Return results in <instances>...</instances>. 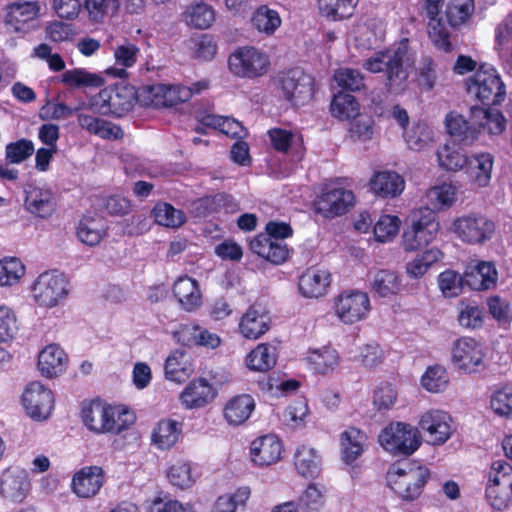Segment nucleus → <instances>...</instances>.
I'll return each instance as SVG.
<instances>
[{"mask_svg":"<svg viewBox=\"0 0 512 512\" xmlns=\"http://www.w3.org/2000/svg\"><path fill=\"white\" fill-rule=\"evenodd\" d=\"M411 64L408 40H402L396 45L373 53L363 61L362 67L373 74L384 73L387 90L399 94L405 90Z\"/></svg>","mask_w":512,"mask_h":512,"instance_id":"nucleus-1","label":"nucleus"},{"mask_svg":"<svg viewBox=\"0 0 512 512\" xmlns=\"http://www.w3.org/2000/svg\"><path fill=\"white\" fill-rule=\"evenodd\" d=\"M428 477L426 467L408 461L392 465L387 473L389 486L405 500L417 498Z\"/></svg>","mask_w":512,"mask_h":512,"instance_id":"nucleus-2","label":"nucleus"},{"mask_svg":"<svg viewBox=\"0 0 512 512\" xmlns=\"http://www.w3.org/2000/svg\"><path fill=\"white\" fill-rule=\"evenodd\" d=\"M409 221L410 224L402 235L403 248L408 252L416 251L431 243L440 229L436 214L431 208L412 211Z\"/></svg>","mask_w":512,"mask_h":512,"instance_id":"nucleus-3","label":"nucleus"},{"mask_svg":"<svg viewBox=\"0 0 512 512\" xmlns=\"http://www.w3.org/2000/svg\"><path fill=\"white\" fill-rule=\"evenodd\" d=\"M378 442L392 456H409L420 447L421 436L416 427L396 421L381 430Z\"/></svg>","mask_w":512,"mask_h":512,"instance_id":"nucleus-4","label":"nucleus"},{"mask_svg":"<svg viewBox=\"0 0 512 512\" xmlns=\"http://www.w3.org/2000/svg\"><path fill=\"white\" fill-rule=\"evenodd\" d=\"M470 96L486 105H498L506 97L505 85L496 69L488 64L480 66L473 76L466 80Z\"/></svg>","mask_w":512,"mask_h":512,"instance_id":"nucleus-5","label":"nucleus"},{"mask_svg":"<svg viewBox=\"0 0 512 512\" xmlns=\"http://www.w3.org/2000/svg\"><path fill=\"white\" fill-rule=\"evenodd\" d=\"M486 498L498 511L506 509L512 500V466L504 460L491 464L486 485Z\"/></svg>","mask_w":512,"mask_h":512,"instance_id":"nucleus-6","label":"nucleus"},{"mask_svg":"<svg viewBox=\"0 0 512 512\" xmlns=\"http://www.w3.org/2000/svg\"><path fill=\"white\" fill-rule=\"evenodd\" d=\"M228 66L234 75L254 79L268 72L270 59L265 52L256 47L243 46L229 56Z\"/></svg>","mask_w":512,"mask_h":512,"instance_id":"nucleus-7","label":"nucleus"},{"mask_svg":"<svg viewBox=\"0 0 512 512\" xmlns=\"http://www.w3.org/2000/svg\"><path fill=\"white\" fill-rule=\"evenodd\" d=\"M452 231L462 242L478 245L492 238L495 224L482 214L470 213L456 218L452 223Z\"/></svg>","mask_w":512,"mask_h":512,"instance_id":"nucleus-8","label":"nucleus"},{"mask_svg":"<svg viewBox=\"0 0 512 512\" xmlns=\"http://www.w3.org/2000/svg\"><path fill=\"white\" fill-rule=\"evenodd\" d=\"M278 89L294 105H303L314 94V79L300 68L281 72L277 76Z\"/></svg>","mask_w":512,"mask_h":512,"instance_id":"nucleus-9","label":"nucleus"},{"mask_svg":"<svg viewBox=\"0 0 512 512\" xmlns=\"http://www.w3.org/2000/svg\"><path fill=\"white\" fill-rule=\"evenodd\" d=\"M334 310L341 322L354 324L368 316L371 310L369 296L359 290L344 291L334 298Z\"/></svg>","mask_w":512,"mask_h":512,"instance_id":"nucleus-10","label":"nucleus"},{"mask_svg":"<svg viewBox=\"0 0 512 512\" xmlns=\"http://www.w3.org/2000/svg\"><path fill=\"white\" fill-rule=\"evenodd\" d=\"M32 490L29 473L20 467L12 466L0 473V497L12 504L23 503Z\"/></svg>","mask_w":512,"mask_h":512,"instance_id":"nucleus-11","label":"nucleus"},{"mask_svg":"<svg viewBox=\"0 0 512 512\" xmlns=\"http://www.w3.org/2000/svg\"><path fill=\"white\" fill-rule=\"evenodd\" d=\"M68 294L67 282L57 271H46L38 276L33 286L35 301L44 307H55Z\"/></svg>","mask_w":512,"mask_h":512,"instance_id":"nucleus-12","label":"nucleus"},{"mask_svg":"<svg viewBox=\"0 0 512 512\" xmlns=\"http://www.w3.org/2000/svg\"><path fill=\"white\" fill-rule=\"evenodd\" d=\"M22 404L30 418L43 421L51 415L54 396L52 391L40 382H32L23 392Z\"/></svg>","mask_w":512,"mask_h":512,"instance_id":"nucleus-13","label":"nucleus"},{"mask_svg":"<svg viewBox=\"0 0 512 512\" xmlns=\"http://www.w3.org/2000/svg\"><path fill=\"white\" fill-rule=\"evenodd\" d=\"M355 196L351 190L334 188L323 192L314 201V210L324 218L341 216L353 207Z\"/></svg>","mask_w":512,"mask_h":512,"instance_id":"nucleus-14","label":"nucleus"},{"mask_svg":"<svg viewBox=\"0 0 512 512\" xmlns=\"http://www.w3.org/2000/svg\"><path fill=\"white\" fill-rule=\"evenodd\" d=\"M208 88L207 81L194 83L191 87L182 85L156 84L149 87L152 102L155 105L172 107L188 101L194 94H198Z\"/></svg>","mask_w":512,"mask_h":512,"instance_id":"nucleus-15","label":"nucleus"},{"mask_svg":"<svg viewBox=\"0 0 512 512\" xmlns=\"http://www.w3.org/2000/svg\"><path fill=\"white\" fill-rule=\"evenodd\" d=\"M135 102V90L127 85H114L102 89L97 97L96 105H99L103 113L122 115L129 111Z\"/></svg>","mask_w":512,"mask_h":512,"instance_id":"nucleus-16","label":"nucleus"},{"mask_svg":"<svg viewBox=\"0 0 512 512\" xmlns=\"http://www.w3.org/2000/svg\"><path fill=\"white\" fill-rule=\"evenodd\" d=\"M104 45L113 52L115 63L120 65V68H109L107 73L118 78L127 77V68L134 66L140 54L138 46L126 38H118L113 34H109L104 42Z\"/></svg>","mask_w":512,"mask_h":512,"instance_id":"nucleus-17","label":"nucleus"},{"mask_svg":"<svg viewBox=\"0 0 512 512\" xmlns=\"http://www.w3.org/2000/svg\"><path fill=\"white\" fill-rule=\"evenodd\" d=\"M484 357L483 346L473 338L462 337L453 344L452 361L460 370L468 373L477 371Z\"/></svg>","mask_w":512,"mask_h":512,"instance_id":"nucleus-18","label":"nucleus"},{"mask_svg":"<svg viewBox=\"0 0 512 512\" xmlns=\"http://www.w3.org/2000/svg\"><path fill=\"white\" fill-rule=\"evenodd\" d=\"M24 193V208L27 212L42 219H46L54 213L56 199L50 188L44 185L28 184Z\"/></svg>","mask_w":512,"mask_h":512,"instance_id":"nucleus-19","label":"nucleus"},{"mask_svg":"<svg viewBox=\"0 0 512 512\" xmlns=\"http://www.w3.org/2000/svg\"><path fill=\"white\" fill-rule=\"evenodd\" d=\"M419 426L428 433L430 442L434 445L445 443L454 431L452 418L442 410L425 412L420 418Z\"/></svg>","mask_w":512,"mask_h":512,"instance_id":"nucleus-20","label":"nucleus"},{"mask_svg":"<svg viewBox=\"0 0 512 512\" xmlns=\"http://www.w3.org/2000/svg\"><path fill=\"white\" fill-rule=\"evenodd\" d=\"M40 7L36 1L15 2L6 8L5 24L13 32H26L35 21Z\"/></svg>","mask_w":512,"mask_h":512,"instance_id":"nucleus-21","label":"nucleus"},{"mask_svg":"<svg viewBox=\"0 0 512 512\" xmlns=\"http://www.w3.org/2000/svg\"><path fill=\"white\" fill-rule=\"evenodd\" d=\"M498 272L490 261H478L465 270V284L476 291L490 290L496 287Z\"/></svg>","mask_w":512,"mask_h":512,"instance_id":"nucleus-22","label":"nucleus"},{"mask_svg":"<svg viewBox=\"0 0 512 512\" xmlns=\"http://www.w3.org/2000/svg\"><path fill=\"white\" fill-rule=\"evenodd\" d=\"M104 484V471L99 466H86L72 479L73 492L82 498L95 496Z\"/></svg>","mask_w":512,"mask_h":512,"instance_id":"nucleus-23","label":"nucleus"},{"mask_svg":"<svg viewBox=\"0 0 512 512\" xmlns=\"http://www.w3.org/2000/svg\"><path fill=\"white\" fill-rule=\"evenodd\" d=\"M331 284L328 270L311 267L299 278V291L306 298H319L327 294Z\"/></svg>","mask_w":512,"mask_h":512,"instance_id":"nucleus-24","label":"nucleus"},{"mask_svg":"<svg viewBox=\"0 0 512 512\" xmlns=\"http://www.w3.org/2000/svg\"><path fill=\"white\" fill-rule=\"evenodd\" d=\"M250 452L255 464L271 465L280 460L282 444L276 435L267 434L252 441Z\"/></svg>","mask_w":512,"mask_h":512,"instance_id":"nucleus-25","label":"nucleus"},{"mask_svg":"<svg viewBox=\"0 0 512 512\" xmlns=\"http://www.w3.org/2000/svg\"><path fill=\"white\" fill-rule=\"evenodd\" d=\"M216 396L213 386L204 378L191 381L181 392L179 398L186 409L202 408Z\"/></svg>","mask_w":512,"mask_h":512,"instance_id":"nucleus-26","label":"nucleus"},{"mask_svg":"<svg viewBox=\"0 0 512 512\" xmlns=\"http://www.w3.org/2000/svg\"><path fill=\"white\" fill-rule=\"evenodd\" d=\"M67 361L64 350L56 344H50L39 353L38 367L43 376L54 378L65 371Z\"/></svg>","mask_w":512,"mask_h":512,"instance_id":"nucleus-27","label":"nucleus"},{"mask_svg":"<svg viewBox=\"0 0 512 512\" xmlns=\"http://www.w3.org/2000/svg\"><path fill=\"white\" fill-rule=\"evenodd\" d=\"M173 293L186 311H194L202 305L198 282L187 275L177 278L173 285Z\"/></svg>","mask_w":512,"mask_h":512,"instance_id":"nucleus-28","label":"nucleus"},{"mask_svg":"<svg viewBox=\"0 0 512 512\" xmlns=\"http://www.w3.org/2000/svg\"><path fill=\"white\" fill-rule=\"evenodd\" d=\"M371 190L382 198L399 196L404 188V179L394 171H381L374 174L370 180Z\"/></svg>","mask_w":512,"mask_h":512,"instance_id":"nucleus-29","label":"nucleus"},{"mask_svg":"<svg viewBox=\"0 0 512 512\" xmlns=\"http://www.w3.org/2000/svg\"><path fill=\"white\" fill-rule=\"evenodd\" d=\"M445 126L451 136L464 144H471L479 134L477 124H473L472 114L467 120L461 114L452 111L446 115Z\"/></svg>","mask_w":512,"mask_h":512,"instance_id":"nucleus-30","label":"nucleus"},{"mask_svg":"<svg viewBox=\"0 0 512 512\" xmlns=\"http://www.w3.org/2000/svg\"><path fill=\"white\" fill-rule=\"evenodd\" d=\"M110 405L94 401L82 408V421L84 425L96 434H105L110 427L108 420Z\"/></svg>","mask_w":512,"mask_h":512,"instance_id":"nucleus-31","label":"nucleus"},{"mask_svg":"<svg viewBox=\"0 0 512 512\" xmlns=\"http://www.w3.org/2000/svg\"><path fill=\"white\" fill-rule=\"evenodd\" d=\"M77 121L82 129L102 139L116 140L123 137L120 127L104 119L81 113Z\"/></svg>","mask_w":512,"mask_h":512,"instance_id":"nucleus-32","label":"nucleus"},{"mask_svg":"<svg viewBox=\"0 0 512 512\" xmlns=\"http://www.w3.org/2000/svg\"><path fill=\"white\" fill-rule=\"evenodd\" d=\"M182 18L188 26L204 30L214 23L216 13L211 5L203 1H196L186 7Z\"/></svg>","mask_w":512,"mask_h":512,"instance_id":"nucleus-33","label":"nucleus"},{"mask_svg":"<svg viewBox=\"0 0 512 512\" xmlns=\"http://www.w3.org/2000/svg\"><path fill=\"white\" fill-rule=\"evenodd\" d=\"M255 409L254 399L247 394L231 398L224 407V417L231 425H240L246 422Z\"/></svg>","mask_w":512,"mask_h":512,"instance_id":"nucleus-34","label":"nucleus"},{"mask_svg":"<svg viewBox=\"0 0 512 512\" xmlns=\"http://www.w3.org/2000/svg\"><path fill=\"white\" fill-rule=\"evenodd\" d=\"M269 330V317L251 307L241 317L239 322V332L247 339L256 340Z\"/></svg>","mask_w":512,"mask_h":512,"instance_id":"nucleus-35","label":"nucleus"},{"mask_svg":"<svg viewBox=\"0 0 512 512\" xmlns=\"http://www.w3.org/2000/svg\"><path fill=\"white\" fill-rule=\"evenodd\" d=\"M472 121L479 131L482 128L491 135H499L506 129V119L496 109L472 107Z\"/></svg>","mask_w":512,"mask_h":512,"instance_id":"nucleus-36","label":"nucleus"},{"mask_svg":"<svg viewBox=\"0 0 512 512\" xmlns=\"http://www.w3.org/2000/svg\"><path fill=\"white\" fill-rule=\"evenodd\" d=\"M356 4L357 0H317L319 14L331 22L350 18Z\"/></svg>","mask_w":512,"mask_h":512,"instance_id":"nucleus-37","label":"nucleus"},{"mask_svg":"<svg viewBox=\"0 0 512 512\" xmlns=\"http://www.w3.org/2000/svg\"><path fill=\"white\" fill-rule=\"evenodd\" d=\"M182 428L175 420H162L152 432V443L160 450L172 448L179 439Z\"/></svg>","mask_w":512,"mask_h":512,"instance_id":"nucleus-38","label":"nucleus"},{"mask_svg":"<svg viewBox=\"0 0 512 512\" xmlns=\"http://www.w3.org/2000/svg\"><path fill=\"white\" fill-rule=\"evenodd\" d=\"M370 286L381 297L397 294L401 289V280L396 272L381 269L371 274Z\"/></svg>","mask_w":512,"mask_h":512,"instance_id":"nucleus-39","label":"nucleus"},{"mask_svg":"<svg viewBox=\"0 0 512 512\" xmlns=\"http://www.w3.org/2000/svg\"><path fill=\"white\" fill-rule=\"evenodd\" d=\"M237 207L234 199L225 194H217L200 198L193 203V213L197 217H206L224 208L227 212L234 211Z\"/></svg>","mask_w":512,"mask_h":512,"instance_id":"nucleus-40","label":"nucleus"},{"mask_svg":"<svg viewBox=\"0 0 512 512\" xmlns=\"http://www.w3.org/2000/svg\"><path fill=\"white\" fill-rule=\"evenodd\" d=\"M466 166L470 177L478 186L485 187L489 184L493 168V156L490 153L472 155Z\"/></svg>","mask_w":512,"mask_h":512,"instance_id":"nucleus-41","label":"nucleus"},{"mask_svg":"<svg viewBox=\"0 0 512 512\" xmlns=\"http://www.w3.org/2000/svg\"><path fill=\"white\" fill-rule=\"evenodd\" d=\"M251 23L258 32L270 36L281 26L282 20L276 10L261 5L253 12Z\"/></svg>","mask_w":512,"mask_h":512,"instance_id":"nucleus-42","label":"nucleus"},{"mask_svg":"<svg viewBox=\"0 0 512 512\" xmlns=\"http://www.w3.org/2000/svg\"><path fill=\"white\" fill-rule=\"evenodd\" d=\"M105 235L106 229L100 219L84 217L77 226V237L87 246H97Z\"/></svg>","mask_w":512,"mask_h":512,"instance_id":"nucleus-43","label":"nucleus"},{"mask_svg":"<svg viewBox=\"0 0 512 512\" xmlns=\"http://www.w3.org/2000/svg\"><path fill=\"white\" fill-rule=\"evenodd\" d=\"M169 482L179 488L188 489L196 481L190 461L177 459L173 461L166 472Z\"/></svg>","mask_w":512,"mask_h":512,"instance_id":"nucleus-44","label":"nucleus"},{"mask_svg":"<svg viewBox=\"0 0 512 512\" xmlns=\"http://www.w3.org/2000/svg\"><path fill=\"white\" fill-rule=\"evenodd\" d=\"M366 435L355 427L346 429L341 434L343 459L346 463L356 460L363 452Z\"/></svg>","mask_w":512,"mask_h":512,"instance_id":"nucleus-45","label":"nucleus"},{"mask_svg":"<svg viewBox=\"0 0 512 512\" xmlns=\"http://www.w3.org/2000/svg\"><path fill=\"white\" fill-rule=\"evenodd\" d=\"M294 465L302 476L314 478L320 472V457L313 448L303 445L296 451Z\"/></svg>","mask_w":512,"mask_h":512,"instance_id":"nucleus-46","label":"nucleus"},{"mask_svg":"<svg viewBox=\"0 0 512 512\" xmlns=\"http://www.w3.org/2000/svg\"><path fill=\"white\" fill-rule=\"evenodd\" d=\"M202 126L219 129V131L231 138H243L246 135L245 128L233 118L208 114L201 120Z\"/></svg>","mask_w":512,"mask_h":512,"instance_id":"nucleus-47","label":"nucleus"},{"mask_svg":"<svg viewBox=\"0 0 512 512\" xmlns=\"http://www.w3.org/2000/svg\"><path fill=\"white\" fill-rule=\"evenodd\" d=\"M307 362L316 373L325 374L333 371L339 364V355L335 349L323 347L311 351Z\"/></svg>","mask_w":512,"mask_h":512,"instance_id":"nucleus-48","label":"nucleus"},{"mask_svg":"<svg viewBox=\"0 0 512 512\" xmlns=\"http://www.w3.org/2000/svg\"><path fill=\"white\" fill-rule=\"evenodd\" d=\"M276 363V348L269 344H259L252 350L247 358L249 369L254 371H267Z\"/></svg>","mask_w":512,"mask_h":512,"instance_id":"nucleus-49","label":"nucleus"},{"mask_svg":"<svg viewBox=\"0 0 512 512\" xmlns=\"http://www.w3.org/2000/svg\"><path fill=\"white\" fill-rule=\"evenodd\" d=\"M441 257L442 252L439 249L430 248L422 254L417 255L406 264V273L411 278H420L434 263L440 260Z\"/></svg>","mask_w":512,"mask_h":512,"instance_id":"nucleus-50","label":"nucleus"},{"mask_svg":"<svg viewBox=\"0 0 512 512\" xmlns=\"http://www.w3.org/2000/svg\"><path fill=\"white\" fill-rule=\"evenodd\" d=\"M183 341L190 345H201L209 348H216L220 344V338L198 325H185L181 329Z\"/></svg>","mask_w":512,"mask_h":512,"instance_id":"nucleus-51","label":"nucleus"},{"mask_svg":"<svg viewBox=\"0 0 512 512\" xmlns=\"http://www.w3.org/2000/svg\"><path fill=\"white\" fill-rule=\"evenodd\" d=\"M439 165L447 171H458L467 165L468 157L455 145L445 144L437 151Z\"/></svg>","mask_w":512,"mask_h":512,"instance_id":"nucleus-52","label":"nucleus"},{"mask_svg":"<svg viewBox=\"0 0 512 512\" xmlns=\"http://www.w3.org/2000/svg\"><path fill=\"white\" fill-rule=\"evenodd\" d=\"M84 7L93 23H101L106 17L114 16L120 8V0H85Z\"/></svg>","mask_w":512,"mask_h":512,"instance_id":"nucleus-53","label":"nucleus"},{"mask_svg":"<svg viewBox=\"0 0 512 512\" xmlns=\"http://www.w3.org/2000/svg\"><path fill=\"white\" fill-rule=\"evenodd\" d=\"M330 109L337 118L353 119L359 114V103L353 95L340 92L334 96Z\"/></svg>","mask_w":512,"mask_h":512,"instance_id":"nucleus-54","label":"nucleus"},{"mask_svg":"<svg viewBox=\"0 0 512 512\" xmlns=\"http://www.w3.org/2000/svg\"><path fill=\"white\" fill-rule=\"evenodd\" d=\"M433 130L424 122H419L404 132L410 149L421 151L433 142Z\"/></svg>","mask_w":512,"mask_h":512,"instance_id":"nucleus-55","label":"nucleus"},{"mask_svg":"<svg viewBox=\"0 0 512 512\" xmlns=\"http://www.w3.org/2000/svg\"><path fill=\"white\" fill-rule=\"evenodd\" d=\"M155 221L162 226L177 228L185 223V214L169 203H158L153 211Z\"/></svg>","mask_w":512,"mask_h":512,"instance_id":"nucleus-56","label":"nucleus"},{"mask_svg":"<svg viewBox=\"0 0 512 512\" xmlns=\"http://www.w3.org/2000/svg\"><path fill=\"white\" fill-rule=\"evenodd\" d=\"M61 80L64 84L77 88L100 87L103 84L101 76L84 69L67 70L62 74Z\"/></svg>","mask_w":512,"mask_h":512,"instance_id":"nucleus-57","label":"nucleus"},{"mask_svg":"<svg viewBox=\"0 0 512 512\" xmlns=\"http://www.w3.org/2000/svg\"><path fill=\"white\" fill-rule=\"evenodd\" d=\"M427 203L433 209L450 207L456 200V189L452 184L443 183L431 188L427 194Z\"/></svg>","mask_w":512,"mask_h":512,"instance_id":"nucleus-58","label":"nucleus"},{"mask_svg":"<svg viewBox=\"0 0 512 512\" xmlns=\"http://www.w3.org/2000/svg\"><path fill=\"white\" fill-rule=\"evenodd\" d=\"M184 356L182 351H175L166 359L165 375L168 380L181 383L190 376L192 370L183 362Z\"/></svg>","mask_w":512,"mask_h":512,"instance_id":"nucleus-59","label":"nucleus"},{"mask_svg":"<svg viewBox=\"0 0 512 512\" xmlns=\"http://www.w3.org/2000/svg\"><path fill=\"white\" fill-rule=\"evenodd\" d=\"M449 378L446 369L441 365L429 366L421 377L423 388L432 393L443 391Z\"/></svg>","mask_w":512,"mask_h":512,"instance_id":"nucleus-60","label":"nucleus"},{"mask_svg":"<svg viewBox=\"0 0 512 512\" xmlns=\"http://www.w3.org/2000/svg\"><path fill=\"white\" fill-rule=\"evenodd\" d=\"M108 418L111 428L107 429V433L119 434L127 430L135 422V414L125 406H112L110 405Z\"/></svg>","mask_w":512,"mask_h":512,"instance_id":"nucleus-61","label":"nucleus"},{"mask_svg":"<svg viewBox=\"0 0 512 512\" xmlns=\"http://www.w3.org/2000/svg\"><path fill=\"white\" fill-rule=\"evenodd\" d=\"M428 18L427 30L429 38L437 48L445 52H449L452 46L449 40V31L446 24L438 16Z\"/></svg>","mask_w":512,"mask_h":512,"instance_id":"nucleus-62","label":"nucleus"},{"mask_svg":"<svg viewBox=\"0 0 512 512\" xmlns=\"http://www.w3.org/2000/svg\"><path fill=\"white\" fill-rule=\"evenodd\" d=\"M334 80L338 86L352 92L360 91L365 88V77L356 69L340 68L334 73Z\"/></svg>","mask_w":512,"mask_h":512,"instance_id":"nucleus-63","label":"nucleus"},{"mask_svg":"<svg viewBox=\"0 0 512 512\" xmlns=\"http://www.w3.org/2000/svg\"><path fill=\"white\" fill-rule=\"evenodd\" d=\"M490 406L497 415L512 417V385L495 390L490 398Z\"/></svg>","mask_w":512,"mask_h":512,"instance_id":"nucleus-64","label":"nucleus"}]
</instances>
